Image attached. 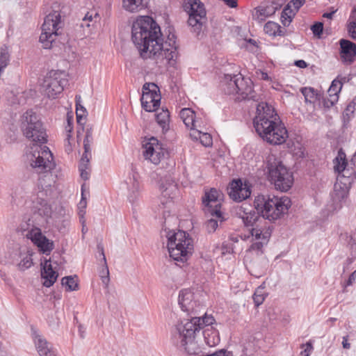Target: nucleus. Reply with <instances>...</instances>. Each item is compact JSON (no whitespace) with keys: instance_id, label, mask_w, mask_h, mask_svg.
I'll use <instances>...</instances> for the list:
<instances>
[{"instance_id":"obj_1","label":"nucleus","mask_w":356,"mask_h":356,"mask_svg":"<svg viewBox=\"0 0 356 356\" xmlns=\"http://www.w3.org/2000/svg\"><path fill=\"white\" fill-rule=\"evenodd\" d=\"M159 26L149 16H140L133 23L131 38L144 58L165 59L171 65L178 57L175 34L170 33L163 43Z\"/></svg>"},{"instance_id":"obj_2","label":"nucleus","mask_w":356,"mask_h":356,"mask_svg":"<svg viewBox=\"0 0 356 356\" xmlns=\"http://www.w3.org/2000/svg\"><path fill=\"white\" fill-rule=\"evenodd\" d=\"M20 128L23 135L33 144L28 154L31 166L37 173L43 174L39 178V184L42 189L51 187L54 182L51 170L55 168L53 154L47 146L42 147L47 142V135L43 124L35 112L26 111L21 117Z\"/></svg>"},{"instance_id":"obj_3","label":"nucleus","mask_w":356,"mask_h":356,"mask_svg":"<svg viewBox=\"0 0 356 356\" xmlns=\"http://www.w3.org/2000/svg\"><path fill=\"white\" fill-rule=\"evenodd\" d=\"M253 124L259 136L270 145H281L289 136L284 124L280 120L275 109L266 102L257 105Z\"/></svg>"},{"instance_id":"obj_4","label":"nucleus","mask_w":356,"mask_h":356,"mask_svg":"<svg viewBox=\"0 0 356 356\" xmlns=\"http://www.w3.org/2000/svg\"><path fill=\"white\" fill-rule=\"evenodd\" d=\"M214 321L211 316L205 314L200 317L194 315L191 319L177 323L172 332L174 343L188 355L198 354L201 348L197 340V334L203 328V325L208 327Z\"/></svg>"},{"instance_id":"obj_5","label":"nucleus","mask_w":356,"mask_h":356,"mask_svg":"<svg viewBox=\"0 0 356 356\" xmlns=\"http://www.w3.org/2000/svg\"><path fill=\"white\" fill-rule=\"evenodd\" d=\"M254 209L261 213L265 220L274 221L286 213L291 206L286 196L258 195L254 202Z\"/></svg>"},{"instance_id":"obj_6","label":"nucleus","mask_w":356,"mask_h":356,"mask_svg":"<svg viewBox=\"0 0 356 356\" xmlns=\"http://www.w3.org/2000/svg\"><path fill=\"white\" fill-rule=\"evenodd\" d=\"M167 247L170 257L175 261L184 263L188 260L193 250V240L184 231L168 232Z\"/></svg>"},{"instance_id":"obj_7","label":"nucleus","mask_w":356,"mask_h":356,"mask_svg":"<svg viewBox=\"0 0 356 356\" xmlns=\"http://www.w3.org/2000/svg\"><path fill=\"white\" fill-rule=\"evenodd\" d=\"M221 83L225 93L237 95L236 99L238 100H256L252 81L243 77L241 74H226Z\"/></svg>"},{"instance_id":"obj_8","label":"nucleus","mask_w":356,"mask_h":356,"mask_svg":"<svg viewBox=\"0 0 356 356\" xmlns=\"http://www.w3.org/2000/svg\"><path fill=\"white\" fill-rule=\"evenodd\" d=\"M269 181L274 184L277 190L287 191L293 184L292 172L274 156H270L266 162Z\"/></svg>"},{"instance_id":"obj_9","label":"nucleus","mask_w":356,"mask_h":356,"mask_svg":"<svg viewBox=\"0 0 356 356\" xmlns=\"http://www.w3.org/2000/svg\"><path fill=\"white\" fill-rule=\"evenodd\" d=\"M18 231L23 236L30 239L45 254H49L54 248V242L47 238L41 229L30 219L22 222L18 227Z\"/></svg>"},{"instance_id":"obj_10","label":"nucleus","mask_w":356,"mask_h":356,"mask_svg":"<svg viewBox=\"0 0 356 356\" xmlns=\"http://www.w3.org/2000/svg\"><path fill=\"white\" fill-rule=\"evenodd\" d=\"M67 83V80L65 79L64 72L51 70L44 78L42 90L49 98L55 99L58 94L63 92Z\"/></svg>"},{"instance_id":"obj_11","label":"nucleus","mask_w":356,"mask_h":356,"mask_svg":"<svg viewBox=\"0 0 356 356\" xmlns=\"http://www.w3.org/2000/svg\"><path fill=\"white\" fill-rule=\"evenodd\" d=\"M60 24V15L58 11L50 13L45 17L42 26V33L40 36V41L45 49L51 47V43L59 34Z\"/></svg>"},{"instance_id":"obj_12","label":"nucleus","mask_w":356,"mask_h":356,"mask_svg":"<svg viewBox=\"0 0 356 356\" xmlns=\"http://www.w3.org/2000/svg\"><path fill=\"white\" fill-rule=\"evenodd\" d=\"M185 10L188 14V25L193 32L199 35L203 24L207 21L206 10L203 3L199 0H189L188 4L185 6Z\"/></svg>"},{"instance_id":"obj_13","label":"nucleus","mask_w":356,"mask_h":356,"mask_svg":"<svg viewBox=\"0 0 356 356\" xmlns=\"http://www.w3.org/2000/svg\"><path fill=\"white\" fill-rule=\"evenodd\" d=\"M143 155L145 159L154 165H158L168 154L167 149L154 137L149 138L143 144Z\"/></svg>"},{"instance_id":"obj_14","label":"nucleus","mask_w":356,"mask_h":356,"mask_svg":"<svg viewBox=\"0 0 356 356\" xmlns=\"http://www.w3.org/2000/svg\"><path fill=\"white\" fill-rule=\"evenodd\" d=\"M142 107L147 112L155 111L160 104L159 87L154 83H145L143 86L140 99Z\"/></svg>"},{"instance_id":"obj_15","label":"nucleus","mask_w":356,"mask_h":356,"mask_svg":"<svg viewBox=\"0 0 356 356\" xmlns=\"http://www.w3.org/2000/svg\"><path fill=\"white\" fill-rule=\"evenodd\" d=\"M222 194L215 188H211L206 191L202 197V203L204 207V211L210 213L212 216L222 220V214L220 211V197Z\"/></svg>"},{"instance_id":"obj_16","label":"nucleus","mask_w":356,"mask_h":356,"mask_svg":"<svg viewBox=\"0 0 356 356\" xmlns=\"http://www.w3.org/2000/svg\"><path fill=\"white\" fill-rule=\"evenodd\" d=\"M178 302L182 311L193 315H196L204 309L203 305L195 300L194 293L188 289L180 291Z\"/></svg>"},{"instance_id":"obj_17","label":"nucleus","mask_w":356,"mask_h":356,"mask_svg":"<svg viewBox=\"0 0 356 356\" xmlns=\"http://www.w3.org/2000/svg\"><path fill=\"white\" fill-rule=\"evenodd\" d=\"M272 229L270 225H258L252 227L250 234L254 239L259 241L253 243L250 248V251H255L257 254L262 253V249L264 245H266L271 236Z\"/></svg>"},{"instance_id":"obj_18","label":"nucleus","mask_w":356,"mask_h":356,"mask_svg":"<svg viewBox=\"0 0 356 356\" xmlns=\"http://www.w3.org/2000/svg\"><path fill=\"white\" fill-rule=\"evenodd\" d=\"M44 195V192L40 191L32 197L31 210L35 215L38 214L40 216L43 222H47V220L51 216L52 209Z\"/></svg>"},{"instance_id":"obj_19","label":"nucleus","mask_w":356,"mask_h":356,"mask_svg":"<svg viewBox=\"0 0 356 356\" xmlns=\"http://www.w3.org/2000/svg\"><path fill=\"white\" fill-rule=\"evenodd\" d=\"M349 187L348 184L342 181H337L334 185L333 192L331 194L332 204L330 210L332 212L341 209L343 203L348 197Z\"/></svg>"},{"instance_id":"obj_20","label":"nucleus","mask_w":356,"mask_h":356,"mask_svg":"<svg viewBox=\"0 0 356 356\" xmlns=\"http://www.w3.org/2000/svg\"><path fill=\"white\" fill-rule=\"evenodd\" d=\"M227 190L230 198L236 202L245 200L251 194L250 186L246 182L243 184L241 179L233 180Z\"/></svg>"},{"instance_id":"obj_21","label":"nucleus","mask_w":356,"mask_h":356,"mask_svg":"<svg viewBox=\"0 0 356 356\" xmlns=\"http://www.w3.org/2000/svg\"><path fill=\"white\" fill-rule=\"evenodd\" d=\"M236 215L240 218L245 226L256 227L258 225H268L264 217L259 216L258 211H255L254 209L247 211L243 207H240L236 209Z\"/></svg>"},{"instance_id":"obj_22","label":"nucleus","mask_w":356,"mask_h":356,"mask_svg":"<svg viewBox=\"0 0 356 356\" xmlns=\"http://www.w3.org/2000/svg\"><path fill=\"white\" fill-rule=\"evenodd\" d=\"M31 337L40 356H56L52 345L33 327L31 328Z\"/></svg>"},{"instance_id":"obj_23","label":"nucleus","mask_w":356,"mask_h":356,"mask_svg":"<svg viewBox=\"0 0 356 356\" xmlns=\"http://www.w3.org/2000/svg\"><path fill=\"white\" fill-rule=\"evenodd\" d=\"M340 56L343 63L350 65L354 62L356 56V45L350 40L341 39L339 41Z\"/></svg>"},{"instance_id":"obj_24","label":"nucleus","mask_w":356,"mask_h":356,"mask_svg":"<svg viewBox=\"0 0 356 356\" xmlns=\"http://www.w3.org/2000/svg\"><path fill=\"white\" fill-rule=\"evenodd\" d=\"M342 88V82L338 79L332 81L331 86L328 89L329 97L323 100V105L327 108L332 106L339 99L338 94Z\"/></svg>"},{"instance_id":"obj_25","label":"nucleus","mask_w":356,"mask_h":356,"mask_svg":"<svg viewBox=\"0 0 356 356\" xmlns=\"http://www.w3.org/2000/svg\"><path fill=\"white\" fill-rule=\"evenodd\" d=\"M41 276L44 279L43 284L46 287H50L56 281L58 273L53 270L50 260H45L42 264Z\"/></svg>"},{"instance_id":"obj_26","label":"nucleus","mask_w":356,"mask_h":356,"mask_svg":"<svg viewBox=\"0 0 356 356\" xmlns=\"http://www.w3.org/2000/svg\"><path fill=\"white\" fill-rule=\"evenodd\" d=\"M128 195L127 197L132 204L136 203L140 197V186L137 175H133L127 182Z\"/></svg>"},{"instance_id":"obj_27","label":"nucleus","mask_w":356,"mask_h":356,"mask_svg":"<svg viewBox=\"0 0 356 356\" xmlns=\"http://www.w3.org/2000/svg\"><path fill=\"white\" fill-rule=\"evenodd\" d=\"M33 251L29 250L28 248H21L19 253V262L17 263V267L20 270H25L31 268L33 265Z\"/></svg>"},{"instance_id":"obj_28","label":"nucleus","mask_w":356,"mask_h":356,"mask_svg":"<svg viewBox=\"0 0 356 356\" xmlns=\"http://www.w3.org/2000/svg\"><path fill=\"white\" fill-rule=\"evenodd\" d=\"M203 336L206 344L209 347L218 345L220 342L219 333L213 327H207L203 330Z\"/></svg>"},{"instance_id":"obj_29","label":"nucleus","mask_w":356,"mask_h":356,"mask_svg":"<svg viewBox=\"0 0 356 356\" xmlns=\"http://www.w3.org/2000/svg\"><path fill=\"white\" fill-rule=\"evenodd\" d=\"M91 155L83 154L79 165V170L80 171L81 177L84 180H88L90 177V160Z\"/></svg>"},{"instance_id":"obj_30","label":"nucleus","mask_w":356,"mask_h":356,"mask_svg":"<svg viewBox=\"0 0 356 356\" xmlns=\"http://www.w3.org/2000/svg\"><path fill=\"white\" fill-rule=\"evenodd\" d=\"M274 12L275 10L273 7L258 6L255 8L252 12V19L259 22H262L266 17L274 13Z\"/></svg>"},{"instance_id":"obj_31","label":"nucleus","mask_w":356,"mask_h":356,"mask_svg":"<svg viewBox=\"0 0 356 356\" xmlns=\"http://www.w3.org/2000/svg\"><path fill=\"white\" fill-rule=\"evenodd\" d=\"M149 1V0H122V4L125 10L134 13L146 7Z\"/></svg>"},{"instance_id":"obj_32","label":"nucleus","mask_w":356,"mask_h":356,"mask_svg":"<svg viewBox=\"0 0 356 356\" xmlns=\"http://www.w3.org/2000/svg\"><path fill=\"white\" fill-rule=\"evenodd\" d=\"M179 115L186 127L191 131L193 126H194L195 113L190 108H184L181 110Z\"/></svg>"},{"instance_id":"obj_33","label":"nucleus","mask_w":356,"mask_h":356,"mask_svg":"<svg viewBox=\"0 0 356 356\" xmlns=\"http://www.w3.org/2000/svg\"><path fill=\"white\" fill-rule=\"evenodd\" d=\"M333 164L334 171L339 175L347 167L346 156L342 149L339 150L337 157L333 160Z\"/></svg>"},{"instance_id":"obj_34","label":"nucleus","mask_w":356,"mask_h":356,"mask_svg":"<svg viewBox=\"0 0 356 356\" xmlns=\"http://www.w3.org/2000/svg\"><path fill=\"white\" fill-rule=\"evenodd\" d=\"M333 164L334 171L339 175L347 167L346 156L342 149L339 150L337 157L333 160Z\"/></svg>"},{"instance_id":"obj_35","label":"nucleus","mask_w":356,"mask_h":356,"mask_svg":"<svg viewBox=\"0 0 356 356\" xmlns=\"http://www.w3.org/2000/svg\"><path fill=\"white\" fill-rule=\"evenodd\" d=\"M156 120L161 126L163 131H167L169 129L170 113L168 109L162 108L156 115Z\"/></svg>"},{"instance_id":"obj_36","label":"nucleus","mask_w":356,"mask_h":356,"mask_svg":"<svg viewBox=\"0 0 356 356\" xmlns=\"http://www.w3.org/2000/svg\"><path fill=\"white\" fill-rule=\"evenodd\" d=\"M97 249H98L99 252H100V254L102 256V259H103V261L105 264V268L100 273H101L100 277H101V280H102V282L104 287L107 288L108 286L109 281H110L109 271H108V266L106 265V257L104 254V247H103L102 244L99 243L97 245Z\"/></svg>"},{"instance_id":"obj_37","label":"nucleus","mask_w":356,"mask_h":356,"mask_svg":"<svg viewBox=\"0 0 356 356\" xmlns=\"http://www.w3.org/2000/svg\"><path fill=\"white\" fill-rule=\"evenodd\" d=\"M264 30L266 33L271 36H282L284 35L285 32L277 23L270 21L266 23Z\"/></svg>"},{"instance_id":"obj_38","label":"nucleus","mask_w":356,"mask_h":356,"mask_svg":"<svg viewBox=\"0 0 356 356\" xmlns=\"http://www.w3.org/2000/svg\"><path fill=\"white\" fill-rule=\"evenodd\" d=\"M191 137L194 140H200V143L205 147H209L212 145V138L208 133L203 130L200 131H194V133H190Z\"/></svg>"},{"instance_id":"obj_39","label":"nucleus","mask_w":356,"mask_h":356,"mask_svg":"<svg viewBox=\"0 0 356 356\" xmlns=\"http://www.w3.org/2000/svg\"><path fill=\"white\" fill-rule=\"evenodd\" d=\"M300 92L303 95L305 101L307 103H314L316 100L319 99V94L313 88L304 87L300 89Z\"/></svg>"},{"instance_id":"obj_40","label":"nucleus","mask_w":356,"mask_h":356,"mask_svg":"<svg viewBox=\"0 0 356 356\" xmlns=\"http://www.w3.org/2000/svg\"><path fill=\"white\" fill-rule=\"evenodd\" d=\"M296 13L289 6H286L281 14V22L284 26H289L296 15Z\"/></svg>"},{"instance_id":"obj_41","label":"nucleus","mask_w":356,"mask_h":356,"mask_svg":"<svg viewBox=\"0 0 356 356\" xmlns=\"http://www.w3.org/2000/svg\"><path fill=\"white\" fill-rule=\"evenodd\" d=\"M61 284L67 291H76L79 289L76 276H67L62 278Z\"/></svg>"},{"instance_id":"obj_42","label":"nucleus","mask_w":356,"mask_h":356,"mask_svg":"<svg viewBox=\"0 0 356 356\" xmlns=\"http://www.w3.org/2000/svg\"><path fill=\"white\" fill-rule=\"evenodd\" d=\"M160 190L163 197H168V198H172L170 193L176 190V186L173 183H168V186H165L163 184H161L160 185Z\"/></svg>"},{"instance_id":"obj_43","label":"nucleus","mask_w":356,"mask_h":356,"mask_svg":"<svg viewBox=\"0 0 356 356\" xmlns=\"http://www.w3.org/2000/svg\"><path fill=\"white\" fill-rule=\"evenodd\" d=\"M352 174H353V171L349 170L348 168H346L344 171H341V172H340V176H339V174H338L337 181H343V179H347V181H345V182L347 183L348 185L353 181V178L351 177Z\"/></svg>"},{"instance_id":"obj_44","label":"nucleus","mask_w":356,"mask_h":356,"mask_svg":"<svg viewBox=\"0 0 356 356\" xmlns=\"http://www.w3.org/2000/svg\"><path fill=\"white\" fill-rule=\"evenodd\" d=\"M252 298L257 307L261 305L265 300V296L262 292V289L258 288L254 292Z\"/></svg>"},{"instance_id":"obj_45","label":"nucleus","mask_w":356,"mask_h":356,"mask_svg":"<svg viewBox=\"0 0 356 356\" xmlns=\"http://www.w3.org/2000/svg\"><path fill=\"white\" fill-rule=\"evenodd\" d=\"M93 143L92 136L86 135L85 138L83 140V148L84 152L83 154H87V155H91V145Z\"/></svg>"},{"instance_id":"obj_46","label":"nucleus","mask_w":356,"mask_h":356,"mask_svg":"<svg viewBox=\"0 0 356 356\" xmlns=\"http://www.w3.org/2000/svg\"><path fill=\"white\" fill-rule=\"evenodd\" d=\"M205 226L209 233L214 232L218 226V221L216 219L211 218L207 221Z\"/></svg>"},{"instance_id":"obj_47","label":"nucleus","mask_w":356,"mask_h":356,"mask_svg":"<svg viewBox=\"0 0 356 356\" xmlns=\"http://www.w3.org/2000/svg\"><path fill=\"white\" fill-rule=\"evenodd\" d=\"M305 3V0H291L290 1L287 6H289V8H292L293 10L296 13L300 8L303 6Z\"/></svg>"},{"instance_id":"obj_48","label":"nucleus","mask_w":356,"mask_h":356,"mask_svg":"<svg viewBox=\"0 0 356 356\" xmlns=\"http://www.w3.org/2000/svg\"><path fill=\"white\" fill-rule=\"evenodd\" d=\"M311 30L312 31L314 35L321 37V35L323 33V24L322 22H316L311 27Z\"/></svg>"},{"instance_id":"obj_49","label":"nucleus","mask_w":356,"mask_h":356,"mask_svg":"<svg viewBox=\"0 0 356 356\" xmlns=\"http://www.w3.org/2000/svg\"><path fill=\"white\" fill-rule=\"evenodd\" d=\"M348 31L350 36L356 40V19H353L352 22H350L348 26Z\"/></svg>"},{"instance_id":"obj_50","label":"nucleus","mask_w":356,"mask_h":356,"mask_svg":"<svg viewBox=\"0 0 356 356\" xmlns=\"http://www.w3.org/2000/svg\"><path fill=\"white\" fill-rule=\"evenodd\" d=\"M89 23L92 24V26L97 22V19L99 18V15L97 13L93 14L92 13L88 12L84 17Z\"/></svg>"},{"instance_id":"obj_51","label":"nucleus","mask_w":356,"mask_h":356,"mask_svg":"<svg viewBox=\"0 0 356 356\" xmlns=\"http://www.w3.org/2000/svg\"><path fill=\"white\" fill-rule=\"evenodd\" d=\"M193 124L194 126H193L191 133H194V131H200L202 130L204 123L201 118H197V117H195Z\"/></svg>"},{"instance_id":"obj_52","label":"nucleus","mask_w":356,"mask_h":356,"mask_svg":"<svg viewBox=\"0 0 356 356\" xmlns=\"http://www.w3.org/2000/svg\"><path fill=\"white\" fill-rule=\"evenodd\" d=\"M76 100V111H81L83 113H86V109L81 104V96L80 95H76L75 97Z\"/></svg>"},{"instance_id":"obj_53","label":"nucleus","mask_w":356,"mask_h":356,"mask_svg":"<svg viewBox=\"0 0 356 356\" xmlns=\"http://www.w3.org/2000/svg\"><path fill=\"white\" fill-rule=\"evenodd\" d=\"M302 346H305V348L301 352L302 356H309V354L313 349L312 343L310 342H307L305 345H302Z\"/></svg>"},{"instance_id":"obj_54","label":"nucleus","mask_w":356,"mask_h":356,"mask_svg":"<svg viewBox=\"0 0 356 356\" xmlns=\"http://www.w3.org/2000/svg\"><path fill=\"white\" fill-rule=\"evenodd\" d=\"M355 280H356V270L350 275L348 280H347V282H346V286L352 285L355 282Z\"/></svg>"},{"instance_id":"obj_55","label":"nucleus","mask_w":356,"mask_h":356,"mask_svg":"<svg viewBox=\"0 0 356 356\" xmlns=\"http://www.w3.org/2000/svg\"><path fill=\"white\" fill-rule=\"evenodd\" d=\"M83 186H84V185H82V186H81V200L79 202V207L86 208V199L84 196Z\"/></svg>"},{"instance_id":"obj_56","label":"nucleus","mask_w":356,"mask_h":356,"mask_svg":"<svg viewBox=\"0 0 356 356\" xmlns=\"http://www.w3.org/2000/svg\"><path fill=\"white\" fill-rule=\"evenodd\" d=\"M222 1L230 8L237 7V0H222Z\"/></svg>"},{"instance_id":"obj_57","label":"nucleus","mask_w":356,"mask_h":356,"mask_svg":"<svg viewBox=\"0 0 356 356\" xmlns=\"http://www.w3.org/2000/svg\"><path fill=\"white\" fill-rule=\"evenodd\" d=\"M355 99H354L353 101H352L346 107V111L347 112H350V113H353L354 112V110L355 109V106H356V103H355Z\"/></svg>"},{"instance_id":"obj_58","label":"nucleus","mask_w":356,"mask_h":356,"mask_svg":"<svg viewBox=\"0 0 356 356\" xmlns=\"http://www.w3.org/2000/svg\"><path fill=\"white\" fill-rule=\"evenodd\" d=\"M295 65L300 68H305L307 66V64L303 60H298L295 61Z\"/></svg>"},{"instance_id":"obj_59","label":"nucleus","mask_w":356,"mask_h":356,"mask_svg":"<svg viewBox=\"0 0 356 356\" xmlns=\"http://www.w3.org/2000/svg\"><path fill=\"white\" fill-rule=\"evenodd\" d=\"M80 26L81 28H83V29H85L86 28L88 29L90 26H92V24L90 23H89L86 19L83 18L82 21L80 24Z\"/></svg>"},{"instance_id":"obj_60","label":"nucleus","mask_w":356,"mask_h":356,"mask_svg":"<svg viewBox=\"0 0 356 356\" xmlns=\"http://www.w3.org/2000/svg\"><path fill=\"white\" fill-rule=\"evenodd\" d=\"M76 120L79 124H81V120L86 115V113H82L81 111H76Z\"/></svg>"},{"instance_id":"obj_61","label":"nucleus","mask_w":356,"mask_h":356,"mask_svg":"<svg viewBox=\"0 0 356 356\" xmlns=\"http://www.w3.org/2000/svg\"><path fill=\"white\" fill-rule=\"evenodd\" d=\"M258 76H259L260 79L268 81L270 79V77L268 76V74L266 72H264L260 71L259 74L257 72Z\"/></svg>"},{"instance_id":"obj_62","label":"nucleus","mask_w":356,"mask_h":356,"mask_svg":"<svg viewBox=\"0 0 356 356\" xmlns=\"http://www.w3.org/2000/svg\"><path fill=\"white\" fill-rule=\"evenodd\" d=\"M342 345H343V347L346 349H349L350 348V344L347 341V337H343Z\"/></svg>"},{"instance_id":"obj_63","label":"nucleus","mask_w":356,"mask_h":356,"mask_svg":"<svg viewBox=\"0 0 356 356\" xmlns=\"http://www.w3.org/2000/svg\"><path fill=\"white\" fill-rule=\"evenodd\" d=\"M334 13H335V11H332V12H330V13H325L323 15V17L328 18V19H332Z\"/></svg>"},{"instance_id":"obj_64","label":"nucleus","mask_w":356,"mask_h":356,"mask_svg":"<svg viewBox=\"0 0 356 356\" xmlns=\"http://www.w3.org/2000/svg\"><path fill=\"white\" fill-rule=\"evenodd\" d=\"M351 17L353 19H356V9H355L353 13H352V15H351Z\"/></svg>"}]
</instances>
